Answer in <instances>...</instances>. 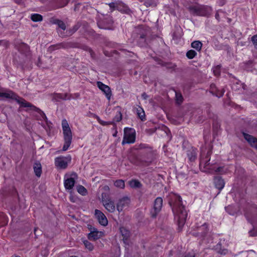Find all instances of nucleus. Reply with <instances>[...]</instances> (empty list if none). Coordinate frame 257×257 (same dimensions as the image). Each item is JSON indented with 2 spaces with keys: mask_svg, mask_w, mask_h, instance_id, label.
Masks as SVG:
<instances>
[{
  "mask_svg": "<svg viewBox=\"0 0 257 257\" xmlns=\"http://www.w3.org/2000/svg\"><path fill=\"white\" fill-rule=\"evenodd\" d=\"M169 204L172 207V211L175 215V219L177 220L178 230L182 229L185 223L187 213L182 205V198L180 196L174 194L171 197Z\"/></svg>",
  "mask_w": 257,
  "mask_h": 257,
  "instance_id": "1",
  "label": "nucleus"
},
{
  "mask_svg": "<svg viewBox=\"0 0 257 257\" xmlns=\"http://www.w3.org/2000/svg\"><path fill=\"white\" fill-rule=\"evenodd\" d=\"M62 127L64 141L62 151H66L68 149L72 143V135L69 124L65 119L62 121Z\"/></svg>",
  "mask_w": 257,
  "mask_h": 257,
  "instance_id": "2",
  "label": "nucleus"
},
{
  "mask_svg": "<svg viewBox=\"0 0 257 257\" xmlns=\"http://www.w3.org/2000/svg\"><path fill=\"white\" fill-rule=\"evenodd\" d=\"M188 10L193 15L202 17L209 16L212 11L211 7L209 6L199 4L189 7Z\"/></svg>",
  "mask_w": 257,
  "mask_h": 257,
  "instance_id": "3",
  "label": "nucleus"
},
{
  "mask_svg": "<svg viewBox=\"0 0 257 257\" xmlns=\"http://www.w3.org/2000/svg\"><path fill=\"white\" fill-rule=\"evenodd\" d=\"M0 97H4L7 98H11L15 100L22 107H32L35 110H39L35 106L31 103L27 102L24 99L20 98L12 91H9L6 92H1Z\"/></svg>",
  "mask_w": 257,
  "mask_h": 257,
  "instance_id": "4",
  "label": "nucleus"
},
{
  "mask_svg": "<svg viewBox=\"0 0 257 257\" xmlns=\"http://www.w3.org/2000/svg\"><path fill=\"white\" fill-rule=\"evenodd\" d=\"M136 141V133L134 129L125 127L124 129V136L122 141V145L126 144H133Z\"/></svg>",
  "mask_w": 257,
  "mask_h": 257,
  "instance_id": "5",
  "label": "nucleus"
},
{
  "mask_svg": "<svg viewBox=\"0 0 257 257\" xmlns=\"http://www.w3.org/2000/svg\"><path fill=\"white\" fill-rule=\"evenodd\" d=\"M79 44L77 43L68 42L58 43L53 45L49 47V51L52 52L53 51L60 49L61 48L68 49L69 48H79Z\"/></svg>",
  "mask_w": 257,
  "mask_h": 257,
  "instance_id": "6",
  "label": "nucleus"
},
{
  "mask_svg": "<svg viewBox=\"0 0 257 257\" xmlns=\"http://www.w3.org/2000/svg\"><path fill=\"white\" fill-rule=\"evenodd\" d=\"M102 202L105 208L109 212L113 213L115 210L114 202L109 196L106 197V194L102 193Z\"/></svg>",
  "mask_w": 257,
  "mask_h": 257,
  "instance_id": "7",
  "label": "nucleus"
},
{
  "mask_svg": "<svg viewBox=\"0 0 257 257\" xmlns=\"http://www.w3.org/2000/svg\"><path fill=\"white\" fill-rule=\"evenodd\" d=\"M113 22L112 18L110 16H106L103 19H100L97 22L98 27L102 29L112 30Z\"/></svg>",
  "mask_w": 257,
  "mask_h": 257,
  "instance_id": "8",
  "label": "nucleus"
},
{
  "mask_svg": "<svg viewBox=\"0 0 257 257\" xmlns=\"http://www.w3.org/2000/svg\"><path fill=\"white\" fill-rule=\"evenodd\" d=\"M163 205V199L157 197L154 201L153 208L151 211V216L152 218H156L161 210Z\"/></svg>",
  "mask_w": 257,
  "mask_h": 257,
  "instance_id": "9",
  "label": "nucleus"
},
{
  "mask_svg": "<svg viewBox=\"0 0 257 257\" xmlns=\"http://www.w3.org/2000/svg\"><path fill=\"white\" fill-rule=\"evenodd\" d=\"M209 229L207 223H204L200 226H197L196 231L192 233V235L200 238H204L208 233Z\"/></svg>",
  "mask_w": 257,
  "mask_h": 257,
  "instance_id": "10",
  "label": "nucleus"
},
{
  "mask_svg": "<svg viewBox=\"0 0 257 257\" xmlns=\"http://www.w3.org/2000/svg\"><path fill=\"white\" fill-rule=\"evenodd\" d=\"M52 101L60 102L61 100H67L72 99V94L69 93H53L50 94Z\"/></svg>",
  "mask_w": 257,
  "mask_h": 257,
  "instance_id": "11",
  "label": "nucleus"
},
{
  "mask_svg": "<svg viewBox=\"0 0 257 257\" xmlns=\"http://www.w3.org/2000/svg\"><path fill=\"white\" fill-rule=\"evenodd\" d=\"M88 228L90 231V232L88 234V238L90 240H96L103 236L104 235L103 232L98 231L96 228L93 227L91 225H88Z\"/></svg>",
  "mask_w": 257,
  "mask_h": 257,
  "instance_id": "12",
  "label": "nucleus"
},
{
  "mask_svg": "<svg viewBox=\"0 0 257 257\" xmlns=\"http://www.w3.org/2000/svg\"><path fill=\"white\" fill-rule=\"evenodd\" d=\"M130 202V199L127 196H124L119 198L116 206L117 210L119 212H121L124 208L129 206Z\"/></svg>",
  "mask_w": 257,
  "mask_h": 257,
  "instance_id": "13",
  "label": "nucleus"
},
{
  "mask_svg": "<svg viewBox=\"0 0 257 257\" xmlns=\"http://www.w3.org/2000/svg\"><path fill=\"white\" fill-rule=\"evenodd\" d=\"M149 33V30L147 28L142 26H139L136 29L135 31V39H141L142 38H146V36Z\"/></svg>",
  "mask_w": 257,
  "mask_h": 257,
  "instance_id": "14",
  "label": "nucleus"
},
{
  "mask_svg": "<svg viewBox=\"0 0 257 257\" xmlns=\"http://www.w3.org/2000/svg\"><path fill=\"white\" fill-rule=\"evenodd\" d=\"M97 87L104 92L106 98L109 100L112 93L110 87L100 81L97 82Z\"/></svg>",
  "mask_w": 257,
  "mask_h": 257,
  "instance_id": "15",
  "label": "nucleus"
},
{
  "mask_svg": "<svg viewBox=\"0 0 257 257\" xmlns=\"http://www.w3.org/2000/svg\"><path fill=\"white\" fill-rule=\"evenodd\" d=\"M77 176L76 174L73 173L71 174V176ZM75 183V180L74 178L70 177L66 179V176H65V179L64 181V185L66 190L72 189Z\"/></svg>",
  "mask_w": 257,
  "mask_h": 257,
  "instance_id": "16",
  "label": "nucleus"
},
{
  "mask_svg": "<svg viewBox=\"0 0 257 257\" xmlns=\"http://www.w3.org/2000/svg\"><path fill=\"white\" fill-rule=\"evenodd\" d=\"M95 215L97 218L99 223L103 226H106L108 224V221L105 215L100 210L95 209Z\"/></svg>",
  "mask_w": 257,
  "mask_h": 257,
  "instance_id": "17",
  "label": "nucleus"
},
{
  "mask_svg": "<svg viewBox=\"0 0 257 257\" xmlns=\"http://www.w3.org/2000/svg\"><path fill=\"white\" fill-rule=\"evenodd\" d=\"M242 135L250 146L257 150V139L253 136L244 132L242 133Z\"/></svg>",
  "mask_w": 257,
  "mask_h": 257,
  "instance_id": "18",
  "label": "nucleus"
},
{
  "mask_svg": "<svg viewBox=\"0 0 257 257\" xmlns=\"http://www.w3.org/2000/svg\"><path fill=\"white\" fill-rule=\"evenodd\" d=\"M214 183L216 188L219 190L218 193L224 188L225 182L224 180L220 176H217L214 178Z\"/></svg>",
  "mask_w": 257,
  "mask_h": 257,
  "instance_id": "19",
  "label": "nucleus"
},
{
  "mask_svg": "<svg viewBox=\"0 0 257 257\" xmlns=\"http://www.w3.org/2000/svg\"><path fill=\"white\" fill-rule=\"evenodd\" d=\"M55 166L60 169H66L68 166L67 162L63 157H57L55 160Z\"/></svg>",
  "mask_w": 257,
  "mask_h": 257,
  "instance_id": "20",
  "label": "nucleus"
},
{
  "mask_svg": "<svg viewBox=\"0 0 257 257\" xmlns=\"http://www.w3.org/2000/svg\"><path fill=\"white\" fill-rule=\"evenodd\" d=\"M50 22L52 24L58 25V27L63 30H65L66 26L65 24L61 20L54 17L50 19Z\"/></svg>",
  "mask_w": 257,
  "mask_h": 257,
  "instance_id": "21",
  "label": "nucleus"
},
{
  "mask_svg": "<svg viewBox=\"0 0 257 257\" xmlns=\"http://www.w3.org/2000/svg\"><path fill=\"white\" fill-rule=\"evenodd\" d=\"M210 92L218 98L222 97L225 91L223 89H222L221 90H216V86L214 84H211L210 85Z\"/></svg>",
  "mask_w": 257,
  "mask_h": 257,
  "instance_id": "22",
  "label": "nucleus"
},
{
  "mask_svg": "<svg viewBox=\"0 0 257 257\" xmlns=\"http://www.w3.org/2000/svg\"><path fill=\"white\" fill-rule=\"evenodd\" d=\"M187 155L190 161H194L196 159L197 150L192 148L188 151Z\"/></svg>",
  "mask_w": 257,
  "mask_h": 257,
  "instance_id": "23",
  "label": "nucleus"
},
{
  "mask_svg": "<svg viewBox=\"0 0 257 257\" xmlns=\"http://www.w3.org/2000/svg\"><path fill=\"white\" fill-rule=\"evenodd\" d=\"M34 170L36 176L40 177L42 173V167L40 163L37 162L34 164Z\"/></svg>",
  "mask_w": 257,
  "mask_h": 257,
  "instance_id": "24",
  "label": "nucleus"
},
{
  "mask_svg": "<svg viewBox=\"0 0 257 257\" xmlns=\"http://www.w3.org/2000/svg\"><path fill=\"white\" fill-rule=\"evenodd\" d=\"M137 114L138 116L141 119L142 121H145L146 119L145 113L142 107L140 106H138L136 108Z\"/></svg>",
  "mask_w": 257,
  "mask_h": 257,
  "instance_id": "25",
  "label": "nucleus"
},
{
  "mask_svg": "<svg viewBox=\"0 0 257 257\" xmlns=\"http://www.w3.org/2000/svg\"><path fill=\"white\" fill-rule=\"evenodd\" d=\"M123 3L121 1H116L115 2H112L108 4L109 7L112 9H116L117 10H122L121 6H123Z\"/></svg>",
  "mask_w": 257,
  "mask_h": 257,
  "instance_id": "26",
  "label": "nucleus"
},
{
  "mask_svg": "<svg viewBox=\"0 0 257 257\" xmlns=\"http://www.w3.org/2000/svg\"><path fill=\"white\" fill-rule=\"evenodd\" d=\"M129 185L133 188H140L142 186L141 182L136 179H133L130 181Z\"/></svg>",
  "mask_w": 257,
  "mask_h": 257,
  "instance_id": "27",
  "label": "nucleus"
},
{
  "mask_svg": "<svg viewBox=\"0 0 257 257\" xmlns=\"http://www.w3.org/2000/svg\"><path fill=\"white\" fill-rule=\"evenodd\" d=\"M191 47L196 51H200L201 50L202 44L199 41H194L191 43Z\"/></svg>",
  "mask_w": 257,
  "mask_h": 257,
  "instance_id": "28",
  "label": "nucleus"
},
{
  "mask_svg": "<svg viewBox=\"0 0 257 257\" xmlns=\"http://www.w3.org/2000/svg\"><path fill=\"white\" fill-rule=\"evenodd\" d=\"M144 5L147 7H155L157 5V0H145Z\"/></svg>",
  "mask_w": 257,
  "mask_h": 257,
  "instance_id": "29",
  "label": "nucleus"
},
{
  "mask_svg": "<svg viewBox=\"0 0 257 257\" xmlns=\"http://www.w3.org/2000/svg\"><path fill=\"white\" fill-rule=\"evenodd\" d=\"M31 19L34 22H40L42 21L43 17L38 14H33L31 15Z\"/></svg>",
  "mask_w": 257,
  "mask_h": 257,
  "instance_id": "30",
  "label": "nucleus"
},
{
  "mask_svg": "<svg viewBox=\"0 0 257 257\" xmlns=\"http://www.w3.org/2000/svg\"><path fill=\"white\" fill-rule=\"evenodd\" d=\"M77 192L82 195L85 196L87 193L86 189L82 185H78L77 186Z\"/></svg>",
  "mask_w": 257,
  "mask_h": 257,
  "instance_id": "31",
  "label": "nucleus"
},
{
  "mask_svg": "<svg viewBox=\"0 0 257 257\" xmlns=\"http://www.w3.org/2000/svg\"><path fill=\"white\" fill-rule=\"evenodd\" d=\"M120 232L123 237V239H126L130 236V231L124 227H120Z\"/></svg>",
  "mask_w": 257,
  "mask_h": 257,
  "instance_id": "32",
  "label": "nucleus"
},
{
  "mask_svg": "<svg viewBox=\"0 0 257 257\" xmlns=\"http://www.w3.org/2000/svg\"><path fill=\"white\" fill-rule=\"evenodd\" d=\"M138 44L140 47H146L147 45L146 38H142L141 39H135Z\"/></svg>",
  "mask_w": 257,
  "mask_h": 257,
  "instance_id": "33",
  "label": "nucleus"
},
{
  "mask_svg": "<svg viewBox=\"0 0 257 257\" xmlns=\"http://www.w3.org/2000/svg\"><path fill=\"white\" fill-rule=\"evenodd\" d=\"M186 55L188 59H192L197 55V53L193 50H190L187 52Z\"/></svg>",
  "mask_w": 257,
  "mask_h": 257,
  "instance_id": "34",
  "label": "nucleus"
},
{
  "mask_svg": "<svg viewBox=\"0 0 257 257\" xmlns=\"http://www.w3.org/2000/svg\"><path fill=\"white\" fill-rule=\"evenodd\" d=\"M114 185L115 187L123 189L125 187L124 182L122 180H117L115 181Z\"/></svg>",
  "mask_w": 257,
  "mask_h": 257,
  "instance_id": "35",
  "label": "nucleus"
},
{
  "mask_svg": "<svg viewBox=\"0 0 257 257\" xmlns=\"http://www.w3.org/2000/svg\"><path fill=\"white\" fill-rule=\"evenodd\" d=\"M123 6H121V9L122 10H118V11H120L122 13L127 14H131L132 13V11L129 9V8L124 3H123Z\"/></svg>",
  "mask_w": 257,
  "mask_h": 257,
  "instance_id": "36",
  "label": "nucleus"
},
{
  "mask_svg": "<svg viewBox=\"0 0 257 257\" xmlns=\"http://www.w3.org/2000/svg\"><path fill=\"white\" fill-rule=\"evenodd\" d=\"M83 243L86 248L89 250L91 251L94 248V246L92 243L90 242L89 241L85 240L83 241Z\"/></svg>",
  "mask_w": 257,
  "mask_h": 257,
  "instance_id": "37",
  "label": "nucleus"
},
{
  "mask_svg": "<svg viewBox=\"0 0 257 257\" xmlns=\"http://www.w3.org/2000/svg\"><path fill=\"white\" fill-rule=\"evenodd\" d=\"M249 235L250 236L254 237L257 236V226L255 227L254 225H253V228L251 230L249 231L248 232Z\"/></svg>",
  "mask_w": 257,
  "mask_h": 257,
  "instance_id": "38",
  "label": "nucleus"
},
{
  "mask_svg": "<svg viewBox=\"0 0 257 257\" xmlns=\"http://www.w3.org/2000/svg\"><path fill=\"white\" fill-rule=\"evenodd\" d=\"M176 100L178 104H180L183 102V98L181 93L176 92Z\"/></svg>",
  "mask_w": 257,
  "mask_h": 257,
  "instance_id": "39",
  "label": "nucleus"
},
{
  "mask_svg": "<svg viewBox=\"0 0 257 257\" xmlns=\"http://www.w3.org/2000/svg\"><path fill=\"white\" fill-rule=\"evenodd\" d=\"M69 0H58V7L63 8L66 6L68 3Z\"/></svg>",
  "mask_w": 257,
  "mask_h": 257,
  "instance_id": "40",
  "label": "nucleus"
},
{
  "mask_svg": "<svg viewBox=\"0 0 257 257\" xmlns=\"http://www.w3.org/2000/svg\"><path fill=\"white\" fill-rule=\"evenodd\" d=\"M122 119V114L120 112V111H117L116 112V114L115 116H114L113 118V120L116 122H119Z\"/></svg>",
  "mask_w": 257,
  "mask_h": 257,
  "instance_id": "41",
  "label": "nucleus"
},
{
  "mask_svg": "<svg viewBox=\"0 0 257 257\" xmlns=\"http://www.w3.org/2000/svg\"><path fill=\"white\" fill-rule=\"evenodd\" d=\"M220 66L218 65L214 67L213 69V73L215 76H218L220 74Z\"/></svg>",
  "mask_w": 257,
  "mask_h": 257,
  "instance_id": "42",
  "label": "nucleus"
},
{
  "mask_svg": "<svg viewBox=\"0 0 257 257\" xmlns=\"http://www.w3.org/2000/svg\"><path fill=\"white\" fill-rule=\"evenodd\" d=\"M225 210L230 215H233L235 213V211L232 210L231 206H229L225 207Z\"/></svg>",
  "mask_w": 257,
  "mask_h": 257,
  "instance_id": "43",
  "label": "nucleus"
},
{
  "mask_svg": "<svg viewBox=\"0 0 257 257\" xmlns=\"http://www.w3.org/2000/svg\"><path fill=\"white\" fill-rule=\"evenodd\" d=\"M251 41L254 46V47L257 48V34L251 37Z\"/></svg>",
  "mask_w": 257,
  "mask_h": 257,
  "instance_id": "44",
  "label": "nucleus"
},
{
  "mask_svg": "<svg viewBox=\"0 0 257 257\" xmlns=\"http://www.w3.org/2000/svg\"><path fill=\"white\" fill-rule=\"evenodd\" d=\"M23 48L26 51H27L29 50V46L25 44V43H22V45L21 46V48L20 49Z\"/></svg>",
  "mask_w": 257,
  "mask_h": 257,
  "instance_id": "45",
  "label": "nucleus"
},
{
  "mask_svg": "<svg viewBox=\"0 0 257 257\" xmlns=\"http://www.w3.org/2000/svg\"><path fill=\"white\" fill-rule=\"evenodd\" d=\"M79 27L77 25H75L73 27L72 29L70 30V31L72 34L75 33L78 29Z\"/></svg>",
  "mask_w": 257,
  "mask_h": 257,
  "instance_id": "46",
  "label": "nucleus"
},
{
  "mask_svg": "<svg viewBox=\"0 0 257 257\" xmlns=\"http://www.w3.org/2000/svg\"><path fill=\"white\" fill-rule=\"evenodd\" d=\"M99 123L102 125H106L108 124H112L113 122H107L101 120Z\"/></svg>",
  "mask_w": 257,
  "mask_h": 257,
  "instance_id": "47",
  "label": "nucleus"
},
{
  "mask_svg": "<svg viewBox=\"0 0 257 257\" xmlns=\"http://www.w3.org/2000/svg\"><path fill=\"white\" fill-rule=\"evenodd\" d=\"M244 215L245 216V217L246 218L247 220H248V221L251 224H253V222L252 220H251L249 218V217L247 214L246 212H245L244 213Z\"/></svg>",
  "mask_w": 257,
  "mask_h": 257,
  "instance_id": "48",
  "label": "nucleus"
},
{
  "mask_svg": "<svg viewBox=\"0 0 257 257\" xmlns=\"http://www.w3.org/2000/svg\"><path fill=\"white\" fill-rule=\"evenodd\" d=\"M142 97L144 99L146 100L149 97V96L146 93L144 92L142 94Z\"/></svg>",
  "mask_w": 257,
  "mask_h": 257,
  "instance_id": "49",
  "label": "nucleus"
},
{
  "mask_svg": "<svg viewBox=\"0 0 257 257\" xmlns=\"http://www.w3.org/2000/svg\"><path fill=\"white\" fill-rule=\"evenodd\" d=\"M222 169H223V167H218L215 170V172H218V173H222Z\"/></svg>",
  "mask_w": 257,
  "mask_h": 257,
  "instance_id": "50",
  "label": "nucleus"
},
{
  "mask_svg": "<svg viewBox=\"0 0 257 257\" xmlns=\"http://www.w3.org/2000/svg\"><path fill=\"white\" fill-rule=\"evenodd\" d=\"M94 117L97 119V120L98 121L99 123L101 121V119L97 115L94 114Z\"/></svg>",
  "mask_w": 257,
  "mask_h": 257,
  "instance_id": "51",
  "label": "nucleus"
},
{
  "mask_svg": "<svg viewBox=\"0 0 257 257\" xmlns=\"http://www.w3.org/2000/svg\"><path fill=\"white\" fill-rule=\"evenodd\" d=\"M221 243L219 242L217 243V244L216 245V249H221Z\"/></svg>",
  "mask_w": 257,
  "mask_h": 257,
  "instance_id": "52",
  "label": "nucleus"
},
{
  "mask_svg": "<svg viewBox=\"0 0 257 257\" xmlns=\"http://www.w3.org/2000/svg\"><path fill=\"white\" fill-rule=\"evenodd\" d=\"M30 107V109H31V110H32L38 112H41V113H43V111H41V110L39 108H38L39 110H38L37 111V110H35L33 109V108H32V107ZM36 107L37 108V107ZM37 108H38V107H37Z\"/></svg>",
  "mask_w": 257,
  "mask_h": 257,
  "instance_id": "53",
  "label": "nucleus"
},
{
  "mask_svg": "<svg viewBox=\"0 0 257 257\" xmlns=\"http://www.w3.org/2000/svg\"><path fill=\"white\" fill-rule=\"evenodd\" d=\"M215 17L217 20H219V15L218 12L215 14Z\"/></svg>",
  "mask_w": 257,
  "mask_h": 257,
  "instance_id": "54",
  "label": "nucleus"
},
{
  "mask_svg": "<svg viewBox=\"0 0 257 257\" xmlns=\"http://www.w3.org/2000/svg\"><path fill=\"white\" fill-rule=\"evenodd\" d=\"M201 163V164H203V163H204V165L205 167H207V165H208V162H204V161H203V160H202V161H201V163Z\"/></svg>",
  "mask_w": 257,
  "mask_h": 257,
  "instance_id": "55",
  "label": "nucleus"
},
{
  "mask_svg": "<svg viewBox=\"0 0 257 257\" xmlns=\"http://www.w3.org/2000/svg\"><path fill=\"white\" fill-rule=\"evenodd\" d=\"M251 207L252 208H253V209H256L257 210V205L255 204H252L251 205Z\"/></svg>",
  "mask_w": 257,
  "mask_h": 257,
  "instance_id": "56",
  "label": "nucleus"
},
{
  "mask_svg": "<svg viewBox=\"0 0 257 257\" xmlns=\"http://www.w3.org/2000/svg\"><path fill=\"white\" fill-rule=\"evenodd\" d=\"M41 60H40V58H38V62L37 63V66H38L39 67H40L41 66Z\"/></svg>",
  "mask_w": 257,
  "mask_h": 257,
  "instance_id": "57",
  "label": "nucleus"
},
{
  "mask_svg": "<svg viewBox=\"0 0 257 257\" xmlns=\"http://www.w3.org/2000/svg\"><path fill=\"white\" fill-rule=\"evenodd\" d=\"M15 1L17 4H21L23 2V0H15Z\"/></svg>",
  "mask_w": 257,
  "mask_h": 257,
  "instance_id": "58",
  "label": "nucleus"
},
{
  "mask_svg": "<svg viewBox=\"0 0 257 257\" xmlns=\"http://www.w3.org/2000/svg\"><path fill=\"white\" fill-rule=\"evenodd\" d=\"M87 50H89V52L90 53V54L92 55L93 53L92 50L89 48H87Z\"/></svg>",
  "mask_w": 257,
  "mask_h": 257,
  "instance_id": "59",
  "label": "nucleus"
},
{
  "mask_svg": "<svg viewBox=\"0 0 257 257\" xmlns=\"http://www.w3.org/2000/svg\"><path fill=\"white\" fill-rule=\"evenodd\" d=\"M117 131H115V133L113 134V135H112L113 137H116L117 136Z\"/></svg>",
  "mask_w": 257,
  "mask_h": 257,
  "instance_id": "60",
  "label": "nucleus"
},
{
  "mask_svg": "<svg viewBox=\"0 0 257 257\" xmlns=\"http://www.w3.org/2000/svg\"><path fill=\"white\" fill-rule=\"evenodd\" d=\"M226 251H227V250H226V249L223 250L221 252V253H224V254H225V253H226Z\"/></svg>",
  "mask_w": 257,
  "mask_h": 257,
  "instance_id": "61",
  "label": "nucleus"
},
{
  "mask_svg": "<svg viewBox=\"0 0 257 257\" xmlns=\"http://www.w3.org/2000/svg\"><path fill=\"white\" fill-rule=\"evenodd\" d=\"M104 188L105 189V190H109V187L107 186H104Z\"/></svg>",
  "mask_w": 257,
  "mask_h": 257,
  "instance_id": "62",
  "label": "nucleus"
},
{
  "mask_svg": "<svg viewBox=\"0 0 257 257\" xmlns=\"http://www.w3.org/2000/svg\"><path fill=\"white\" fill-rule=\"evenodd\" d=\"M220 3H221V4L222 5H224V0H220Z\"/></svg>",
  "mask_w": 257,
  "mask_h": 257,
  "instance_id": "63",
  "label": "nucleus"
},
{
  "mask_svg": "<svg viewBox=\"0 0 257 257\" xmlns=\"http://www.w3.org/2000/svg\"><path fill=\"white\" fill-rule=\"evenodd\" d=\"M185 257H194V255H187V256H185Z\"/></svg>",
  "mask_w": 257,
  "mask_h": 257,
  "instance_id": "64",
  "label": "nucleus"
}]
</instances>
